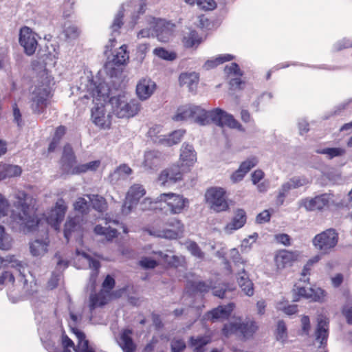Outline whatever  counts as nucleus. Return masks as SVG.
I'll list each match as a JSON object with an SVG mask.
<instances>
[{
	"instance_id": "36",
	"label": "nucleus",
	"mask_w": 352,
	"mask_h": 352,
	"mask_svg": "<svg viewBox=\"0 0 352 352\" xmlns=\"http://www.w3.org/2000/svg\"><path fill=\"white\" fill-rule=\"evenodd\" d=\"M48 239H36L30 243V252L33 256H38L43 255L47 251Z\"/></svg>"
},
{
	"instance_id": "24",
	"label": "nucleus",
	"mask_w": 352,
	"mask_h": 352,
	"mask_svg": "<svg viewBox=\"0 0 352 352\" xmlns=\"http://www.w3.org/2000/svg\"><path fill=\"white\" fill-rule=\"evenodd\" d=\"M329 197L327 194L320 195L314 198H307L302 200V206L307 210L314 211L322 210L328 205Z\"/></svg>"
},
{
	"instance_id": "52",
	"label": "nucleus",
	"mask_w": 352,
	"mask_h": 352,
	"mask_svg": "<svg viewBox=\"0 0 352 352\" xmlns=\"http://www.w3.org/2000/svg\"><path fill=\"white\" fill-rule=\"evenodd\" d=\"M153 54L164 60H173L176 58V54L173 52H170L168 50L162 47H157L153 50Z\"/></svg>"
},
{
	"instance_id": "34",
	"label": "nucleus",
	"mask_w": 352,
	"mask_h": 352,
	"mask_svg": "<svg viewBox=\"0 0 352 352\" xmlns=\"http://www.w3.org/2000/svg\"><path fill=\"white\" fill-rule=\"evenodd\" d=\"M186 131L184 129H179L171 133L168 136H160L158 140L155 142L166 146H171L174 144H178L183 136L184 135Z\"/></svg>"
},
{
	"instance_id": "21",
	"label": "nucleus",
	"mask_w": 352,
	"mask_h": 352,
	"mask_svg": "<svg viewBox=\"0 0 352 352\" xmlns=\"http://www.w3.org/2000/svg\"><path fill=\"white\" fill-rule=\"evenodd\" d=\"M247 221L246 212L243 209H237L234 211L232 220L224 227V232L231 234L234 231L241 228Z\"/></svg>"
},
{
	"instance_id": "60",
	"label": "nucleus",
	"mask_w": 352,
	"mask_h": 352,
	"mask_svg": "<svg viewBox=\"0 0 352 352\" xmlns=\"http://www.w3.org/2000/svg\"><path fill=\"white\" fill-rule=\"evenodd\" d=\"M140 265L144 269H153L157 265V262L149 257H142L139 262Z\"/></svg>"
},
{
	"instance_id": "40",
	"label": "nucleus",
	"mask_w": 352,
	"mask_h": 352,
	"mask_svg": "<svg viewBox=\"0 0 352 352\" xmlns=\"http://www.w3.org/2000/svg\"><path fill=\"white\" fill-rule=\"evenodd\" d=\"M87 197L96 211L103 212L107 209V203L103 197L98 195H87Z\"/></svg>"
},
{
	"instance_id": "12",
	"label": "nucleus",
	"mask_w": 352,
	"mask_h": 352,
	"mask_svg": "<svg viewBox=\"0 0 352 352\" xmlns=\"http://www.w3.org/2000/svg\"><path fill=\"white\" fill-rule=\"evenodd\" d=\"M309 183V179L305 176L292 177L289 180L283 183L279 188L276 197V204L279 206L283 205L285 197L290 190L304 186Z\"/></svg>"
},
{
	"instance_id": "53",
	"label": "nucleus",
	"mask_w": 352,
	"mask_h": 352,
	"mask_svg": "<svg viewBox=\"0 0 352 352\" xmlns=\"http://www.w3.org/2000/svg\"><path fill=\"white\" fill-rule=\"evenodd\" d=\"M186 248L192 255L198 258H203L204 253L201 251L199 245L194 241H188L186 243Z\"/></svg>"
},
{
	"instance_id": "61",
	"label": "nucleus",
	"mask_w": 352,
	"mask_h": 352,
	"mask_svg": "<svg viewBox=\"0 0 352 352\" xmlns=\"http://www.w3.org/2000/svg\"><path fill=\"white\" fill-rule=\"evenodd\" d=\"M196 3L200 8L206 10H214L217 6L214 0H196Z\"/></svg>"
},
{
	"instance_id": "39",
	"label": "nucleus",
	"mask_w": 352,
	"mask_h": 352,
	"mask_svg": "<svg viewBox=\"0 0 352 352\" xmlns=\"http://www.w3.org/2000/svg\"><path fill=\"white\" fill-rule=\"evenodd\" d=\"M14 270L16 271L15 273H17L18 274V278L19 280H21V281H23L24 284H25L27 283V280L26 279H24V276H25V274H23V276H21L19 275V267H14ZM26 267H25V269ZM7 270H4L3 271H2V272L1 273V275H0V285L1 284H3L5 283H12L13 284L14 282V272H12V271H10L8 270V268H6ZM25 270H24V272L23 274H25Z\"/></svg>"
},
{
	"instance_id": "20",
	"label": "nucleus",
	"mask_w": 352,
	"mask_h": 352,
	"mask_svg": "<svg viewBox=\"0 0 352 352\" xmlns=\"http://www.w3.org/2000/svg\"><path fill=\"white\" fill-rule=\"evenodd\" d=\"M236 280L241 290L248 296H252L254 293V285L245 270V266L237 268Z\"/></svg>"
},
{
	"instance_id": "15",
	"label": "nucleus",
	"mask_w": 352,
	"mask_h": 352,
	"mask_svg": "<svg viewBox=\"0 0 352 352\" xmlns=\"http://www.w3.org/2000/svg\"><path fill=\"white\" fill-rule=\"evenodd\" d=\"M19 43L24 48L26 54L30 56L35 52L38 43L35 34L30 28L25 26L21 28Z\"/></svg>"
},
{
	"instance_id": "16",
	"label": "nucleus",
	"mask_w": 352,
	"mask_h": 352,
	"mask_svg": "<svg viewBox=\"0 0 352 352\" xmlns=\"http://www.w3.org/2000/svg\"><path fill=\"white\" fill-rule=\"evenodd\" d=\"M165 160L164 155L157 150L146 151L144 154L142 166L146 170L158 169Z\"/></svg>"
},
{
	"instance_id": "45",
	"label": "nucleus",
	"mask_w": 352,
	"mask_h": 352,
	"mask_svg": "<svg viewBox=\"0 0 352 352\" xmlns=\"http://www.w3.org/2000/svg\"><path fill=\"white\" fill-rule=\"evenodd\" d=\"M100 166V160H94L86 164H78L76 165V168L74 171H73V173H77V175H78L89 171H95Z\"/></svg>"
},
{
	"instance_id": "1",
	"label": "nucleus",
	"mask_w": 352,
	"mask_h": 352,
	"mask_svg": "<svg viewBox=\"0 0 352 352\" xmlns=\"http://www.w3.org/2000/svg\"><path fill=\"white\" fill-rule=\"evenodd\" d=\"M15 209L12 211L8 223L10 228L19 232L28 233L34 231L41 224V220L38 219L33 210L24 198H19L14 203Z\"/></svg>"
},
{
	"instance_id": "37",
	"label": "nucleus",
	"mask_w": 352,
	"mask_h": 352,
	"mask_svg": "<svg viewBox=\"0 0 352 352\" xmlns=\"http://www.w3.org/2000/svg\"><path fill=\"white\" fill-rule=\"evenodd\" d=\"M126 48L127 47L125 45L120 46L116 54L113 55L112 60L108 63V65L112 63V65L118 66L126 63L129 58Z\"/></svg>"
},
{
	"instance_id": "50",
	"label": "nucleus",
	"mask_w": 352,
	"mask_h": 352,
	"mask_svg": "<svg viewBox=\"0 0 352 352\" xmlns=\"http://www.w3.org/2000/svg\"><path fill=\"white\" fill-rule=\"evenodd\" d=\"M107 302V297L104 296V292L102 291L98 294H91L90 296L89 305L91 311L94 309L96 307H100L105 305Z\"/></svg>"
},
{
	"instance_id": "47",
	"label": "nucleus",
	"mask_w": 352,
	"mask_h": 352,
	"mask_svg": "<svg viewBox=\"0 0 352 352\" xmlns=\"http://www.w3.org/2000/svg\"><path fill=\"white\" fill-rule=\"evenodd\" d=\"M12 236L6 232L4 227L0 226V249L3 250H10L12 245Z\"/></svg>"
},
{
	"instance_id": "42",
	"label": "nucleus",
	"mask_w": 352,
	"mask_h": 352,
	"mask_svg": "<svg viewBox=\"0 0 352 352\" xmlns=\"http://www.w3.org/2000/svg\"><path fill=\"white\" fill-rule=\"evenodd\" d=\"M210 287V284L201 280H189L187 283V289L192 292H207Z\"/></svg>"
},
{
	"instance_id": "8",
	"label": "nucleus",
	"mask_w": 352,
	"mask_h": 352,
	"mask_svg": "<svg viewBox=\"0 0 352 352\" xmlns=\"http://www.w3.org/2000/svg\"><path fill=\"white\" fill-rule=\"evenodd\" d=\"M50 91L46 87H36L30 96V109L35 114L43 113L50 104Z\"/></svg>"
},
{
	"instance_id": "55",
	"label": "nucleus",
	"mask_w": 352,
	"mask_h": 352,
	"mask_svg": "<svg viewBox=\"0 0 352 352\" xmlns=\"http://www.w3.org/2000/svg\"><path fill=\"white\" fill-rule=\"evenodd\" d=\"M124 16L123 8H121L116 14L113 24L111 26L113 34L118 32L123 24L122 18Z\"/></svg>"
},
{
	"instance_id": "38",
	"label": "nucleus",
	"mask_w": 352,
	"mask_h": 352,
	"mask_svg": "<svg viewBox=\"0 0 352 352\" xmlns=\"http://www.w3.org/2000/svg\"><path fill=\"white\" fill-rule=\"evenodd\" d=\"M294 259L292 252L286 250L280 251L275 257V263L278 268L282 269L290 265Z\"/></svg>"
},
{
	"instance_id": "54",
	"label": "nucleus",
	"mask_w": 352,
	"mask_h": 352,
	"mask_svg": "<svg viewBox=\"0 0 352 352\" xmlns=\"http://www.w3.org/2000/svg\"><path fill=\"white\" fill-rule=\"evenodd\" d=\"M230 256L233 261L234 266L237 268L245 266V261L242 258L239 251L236 248L230 250Z\"/></svg>"
},
{
	"instance_id": "4",
	"label": "nucleus",
	"mask_w": 352,
	"mask_h": 352,
	"mask_svg": "<svg viewBox=\"0 0 352 352\" xmlns=\"http://www.w3.org/2000/svg\"><path fill=\"white\" fill-rule=\"evenodd\" d=\"M173 119L175 121L191 120L200 125H206L208 111L199 106L188 104L179 107Z\"/></svg>"
},
{
	"instance_id": "2",
	"label": "nucleus",
	"mask_w": 352,
	"mask_h": 352,
	"mask_svg": "<svg viewBox=\"0 0 352 352\" xmlns=\"http://www.w3.org/2000/svg\"><path fill=\"white\" fill-rule=\"evenodd\" d=\"M87 91L90 97L93 98V102L96 107L91 110V118L96 125L107 128L110 125L109 116L105 115L104 104L109 98L110 89L105 83H100L96 85L92 81L89 82Z\"/></svg>"
},
{
	"instance_id": "44",
	"label": "nucleus",
	"mask_w": 352,
	"mask_h": 352,
	"mask_svg": "<svg viewBox=\"0 0 352 352\" xmlns=\"http://www.w3.org/2000/svg\"><path fill=\"white\" fill-rule=\"evenodd\" d=\"M210 342L208 336L191 337L190 345L194 352H202L203 348Z\"/></svg>"
},
{
	"instance_id": "14",
	"label": "nucleus",
	"mask_w": 352,
	"mask_h": 352,
	"mask_svg": "<svg viewBox=\"0 0 352 352\" xmlns=\"http://www.w3.org/2000/svg\"><path fill=\"white\" fill-rule=\"evenodd\" d=\"M67 207L63 199H58L54 207L47 212L45 216V221L47 224L50 225L55 230L59 228L60 223L63 221Z\"/></svg>"
},
{
	"instance_id": "19",
	"label": "nucleus",
	"mask_w": 352,
	"mask_h": 352,
	"mask_svg": "<svg viewBox=\"0 0 352 352\" xmlns=\"http://www.w3.org/2000/svg\"><path fill=\"white\" fill-rule=\"evenodd\" d=\"M82 221L80 216L69 217L65 224L64 236L68 241L74 235L75 237H80L82 235Z\"/></svg>"
},
{
	"instance_id": "9",
	"label": "nucleus",
	"mask_w": 352,
	"mask_h": 352,
	"mask_svg": "<svg viewBox=\"0 0 352 352\" xmlns=\"http://www.w3.org/2000/svg\"><path fill=\"white\" fill-rule=\"evenodd\" d=\"M206 203L214 211H226L229 206L226 197V191L222 188L212 187L207 190L205 194Z\"/></svg>"
},
{
	"instance_id": "30",
	"label": "nucleus",
	"mask_w": 352,
	"mask_h": 352,
	"mask_svg": "<svg viewBox=\"0 0 352 352\" xmlns=\"http://www.w3.org/2000/svg\"><path fill=\"white\" fill-rule=\"evenodd\" d=\"M199 79V74L195 72L182 73L179 77V85L186 87L191 92L197 89Z\"/></svg>"
},
{
	"instance_id": "49",
	"label": "nucleus",
	"mask_w": 352,
	"mask_h": 352,
	"mask_svg": "<svg viewBox=\"0 0 352 352\" xmlns=\"http://www.w3.org/2000/svg\"><path fill=\"white\" fill-rule=\"evenodd\" d=\"M150 234L157 237L165 238L168 239H175L179 236V231L166 229L162 230H150Z\"/></svg>"
},
{
	"instance_id": "10",
	"label": "nucleus",
	"mask_w": 352,
	"mask_h": 352,
	"mask_svg": "<svg viewBox=\"0 0 352 352\" xmlns=\"http://www.w3.org/2000/svg\"><path fill=\"white\" fill-rule=\"evenodd\" d=\"M145 194L146 190L142 185L140 184L132 185L126 193L125 201L122 206V212L125 215L129 214Z\"/></svg>"
},
{
	"instance_id": "6",
	"label": "nucleus",
	"mask_w": 352,
	"mask_h": 352,
	"mask_svg": "<svg viewBox=\"0 0 352 352\" xmlns=\"http://www.w3.org/2000/svg\"><path fill=\"white\" fill-rule=\"evenodd\" d=\"M257 327L254 321L241 322L240 320L224 325L223 333L226 337L236 335L242 338H249L256 331Z\"/></svg>"
},
{
	"instance_id": "62",
	"label": "nucleus",
	"mask_w": 352,
	"mask_h": 352,
	"mask_svg": "<svg viewBox=\"0 0 352 352\" xmlns=\"http://www.w3.org/2000/svg\"><path fill=\"white\" fill-rule=\"evenodd\" d=\"M172 352H181L186 348L185 342L182 339L175 338L171 341Z\"/></svg>"
},
{
	"instance_id": "48",
	"label": "nucleus",
	"mask_w": 352,
	"mask_h": 352,
	"mask_svg": "<svg viewBox=\"0 0 352 352\" xmlns=\"http://www.w3.org/2000/svg\"><path fill=\"white\" fill-rule=\"evenodd\" d=\"M316 152L319 154L326 155L329 159L342 156L346 153L345 150L342 148H318Z\"/></svg>"
},
{
	"instance_id": "32",
	"label": "nucleus",
	"mask_w": 352,
	"mask_h": 352,
	"mask_svg": "<svg viewBox=\"0 0 352 352\" xmlns=\"http://www.w3.org/2000/svg\"><path fill=\"white\" fill-rule=\"evenodd\" d=\"M234 308L233 303H229L227 305L219 306L211 311L208 312L207 317L212 321L218 319H226L228 318Z\"/></svg>"
},
{
	"instance_id": "56",
	"label": "nucleus",
	"mask_w": 352,
	"mask_h": 352,
	"mask_svg": "<svg viewBox=\"0 0 352 352\" xmlns=\"http://www.w3.org/2000/svg\"><path fill=\"white\" fill-rule=\"evenodd\" d=\"M276 309L283 311L287 315H292L297 312V305H289L286 306L283 302H279L276 304Z\"/></svg>"
},
{
	"instance_id": "13",
	"label": "nucleus",
	"mask_w": 352,
	"mask_h": 352,
	"mask_svg": "<svg viewBox=\"0 0 352 352\" xmlns=\"http://www.w3.org/2000/svg\"><path fill=\"white\" fill-rule=\"evenodd\" d=\"M185 168L182 166L173 165L163 170L158 177V182L160 186L170 187L182 178Z\"/></svg>"
},
{
	"instance_id": "51",
	"label": "nucleus",
	"mask_w": 352,
	"mask_h": 352,
	"mask_svg": "<svg viewBox=\"0 0 352 352\" xmlns=\"http://www.w3.org/2000/svg\"><path fill=\"white\" fill-rule=\"evenodd\" d=\"M74 208L80 214H87L89 211V202L83 197H79L74 204Z\"/></svg>"
},
{
	"instance_id": "33",
	"label": "nucleus",
	"mask_w": 352,
	"mask_h": 352,
	"mask_svg": "<svg viewBox=\"0 0 352 352\" xmlns=\"http://www.w3.org/2000/svg\"><path fill=\"white\" fill-rule=\"evenodd\" d=\"M72 330L77 338L75 352H95L94 349L89 345V341L86 339L83 332L74 327H72Z\"/></svg>"
},
{
	"instance_id": "28",
	"label": "nucleus",
	"mask_w": 352,
	"mask_h": 352,
	"mask_svg": "<svg viewBox=\"0 0 352 352\" xmlns=\"http://www.w3.org/2000/svg\"><path fill=\"white\" fill-rule=\"evenodd\" d=\"M76 252L78 255H81L82 258L86 260L89 268L92 270V272L90 274L88 286L90 287L91 289H94L95 288L96 278L98 274V270L100 267V262L96 259L92 258L90 256L84 252H80L79 250H77Z\"/></svg>"
},
{
	"instance_id": "35",
	"label": "nucleus",
	"mask_w": 352,
	"mask_h": 352,
	"mask_svg": "<svg viewBox=\"0 0 352 352\" xmlns=\"http://www.w3.org/2000/svg\"><path fill=\"white\" fill-rule=\"evenodd\" d=\"M19 267V275L23 276L25 265L21 262L14 259V256H7L3 258L0 256V271H3L6 268Z\"/></svg>"
},
{
	"instance_id": "23",
	"label": "nucleus",
	"mask_w": 352,
	"mask_h": 352,
	"mask_svg": "<svg viewBox=\"0 0 352 352\" xmlns=\"http://www.w3.org/2000/svg\"><path fill=\"white\" fill-rule=\"evenodd\" d=\"M297 296L314 301H322L325 296V292L321 288L312 289L310 287H300L294 289Z\"/></svg>"
},
{
	"instance_id": "11",
	"label": "nucleus",
	"mask_w": 352,
	"mask_h": 352,
	"mask_svg": "<svg viewBox=\"0 0 352 352\" xmlns=\"http://www.w3.org/2000/svg\"><path fill=\"white\" fill-rule=\"evenodd\" d=\"M210 122L218 126H228L233 129H239L241 126L233 116L219 108L208 111V124Z\"/></svg>"
},
{
	"instance_id": "22",
	"label": "nucleus",
	"mask_w": 352,
	"mask_h": 352,
	"mask_svg": "<svg viewBox=\"0 0 352 352\" xmlns=\"http://www.w3.org/2000/svg\"><path fill=\"white\" fill-rule=\"evenodd\" d=\"M75 162L76 157L72 152V148L69 146H65L61 159L63 171L69 175H77V173H73L76 168Z\"/></svg>"
},
{
	"instance_id": "29",
	"label": "nucleus",
	"mask_w": 352,
	"mask_h": 352,
	"mask_svg": "<svg viewBox=\"0 0 352 352\" xmlns=\"http://www.w3.org/2000/svg\"><path fill=\"white\" fill-rule=\"evenodd\" d=\"M132 334L133 331L129 329H125L120 333L118 343L123 352H134L135 351L136 345L132 338Z\"/></svg>"
},
{
	"instance_id": "43",
	"label": "nucleus",
	"mask_w": 352,
	"mask_h": 352,
	"mask_svg": "<svg viewBox=\"0 0 352 352\" xmlns=\"http://www.w3.org/2000/svg\"><path fill=\"white\" fill-rule=\"evenodd\" d=\"M154 254L160 258L163 261L173 267L179 266L184 260L182 257H179L173 254L170 255L167 253H164L161 251L155 252Z\"/></svg>"
},
{
	"instance_id": "57",
	"label": "nucleus",
	"mask_w": 352,
	"mask_h": 352,
	"mask_svg": "<svg viewBox=\"0 0 352 352\" xmlns=\"http://www.w3.org/2000/svg\"><path fill=\"white\" fill-rule=\"evenodd\" d=\"M224 70L229 76H241L243 75L242 71L235 63H232L230 65H226Z\"/></svg>"
},
{
	"instance_id": "46",
	"label": "nucleus",
	"mask_w": 352,
	"mask_h": 352,
	"mask_svg": "<svg viewBox=\"0 0 352 352\" xmlns=\"http://www.w3.org/2000/svg\"><path fill=\"white\" fill-rule=\"evenodd\" d=\"M233 58V56L230 54L219 55L218 57L208 60L204 65V69L208 70L218 66L224 62L231 60Z\"/></svg>"
},
{
	"instance_id": "25",
	"label": "nucleus",
	"mask_w": 352,
	"mask_h": 352,
	"mask_svg": "<svg viewBox=\"0 0 352 352\" xmlns=\"http://www.w3.org/2000/svg\"><path fill=\"white\" fill-rule=\"evenodd\" d=\"M258 163L256 157H252L242 162L239 168L234 172L230 179L233 183L241 182L245 175L250 170L251 168L254 167Z\"/></svg>"
},
{
	"instance_id": "3",
	"label": "nucleus",
	"mask_w": 352,
	"mask_h": 352,
	"mask_svg": "<svg viewBox=\"0 0 352 352\" xmlns=\"http://www.w3.org/2000/svg\"><path fill=\"white\" fill-rule=\"evenodd\" d=\"M107 101L111 106L112 112L120 118L133 117L140 109V104L137 100H129L124 94L111 96Z\"/></svg>"
},
{
	"instance_id": "17",
	"label": "nucleus",
	"mask_w": 352,
	"mask_h": 352,
	"mask_svg": "<svg viewBox=\"0 0 352 352\" xmlns=\"http://www.w3.org/2000/svg\"><path fill=\"white\" fill-rule=\"evenodd\" d=\"M154 23L155 36L160 42H168L173 36L175 25L162 19H157Z\"/></svg>"
},
{
	"instance_id": "26",
	"label": "nucleus",
	"mask_w": 352,
	"mask_h": 352,
	"mask_svg": "<svg viewBox=\"0 0 352 352\" xmlns=\"http://www.w3.org/2000/svg\"><path fill=\"white\" fill-rule=\"evenodd\" d=\"M61 344L63 348V351L57 348L55 344L50 340L45 342L43 346L48 352H75L76 345L67 335L62 336Z\"/></svg>"
},
{
	"instance_id": "59",
	"label": "nucleus",
	"mask_w": 352,
	"mask_h": 352,
	"mask_svg": "<svg viewBox=\"0 0 352 352\" xmlns=\"http://www.w3.org/2000/svg\"><path fill=\"white\" fill-rule=\"evenodd\" d=\"M131 173L132 170L129 166L122 164L116 168V170L113 173V176L126 177V176L131 175Z\"/></svg>"
},
{
	"instance_id": "27",
	"label": "nucleus",
	"mask_w": 352,
	"mask_h": 352,
	"mask_svg": "<svg viewBox=\"0 0 352 352\" xmlns=\"http://www.w3.org/2000/svg\"><path fill=\"white\" fill-rule=\"evenodd\" d=\"M329 336V321L325 317L320 316L318 318V324L316 331V339L319 341V347H324L327 344Z\"/></svg>"
},
{
	"instance_id": "63",
	"label": "nucleus",
	"mask_w": 352,
	"mask_h": 352,
	"mask_svg": "<svg viewBox=\"0 0 352 352\" xmlns=\"http://www.w3.org/2000/svg\"><path fill=\"white\" fill-rule=\"evenodd\" d=\"M287 337V328L285 322L282 320L278 321L277 324L276 338L278 340H284Z\"/></svg>"
},
{
	"instance_id": "18",
	"label": "nucleus",
	"mask_w": 352,
	"mask_h": 352,
	"mask_svg": "<svg viewBox=\"0 0 352 352\" xmlns=\"http://www.w3.org/2000/svg\"><path fill=\"white\" fill-rule=\"evenodd\" d=\"M156 84L151 78H143L140 79L136 85V94L141 100L148 99L154 93Z\"/></svg>"
},
{
	"instance_id": "7",
	"label": "nucleus",
	"mask_w": 352,
	"mask_h": 352,
	"mask_svg": "<svg viewBox=\"0 0 352 352\" xmlns=\"http://www.w3.org/2000/svg\"><path fill=\"white\" fill-rule=\"evenodd\" d=\"M338 234L333 228L316 234L312 240L314 247L322 254L330 252L337 245Z\"/></svg>"
},
{
	"instance_id": "41",
	"label": "nucleus",
	"mask_w": 352,
	"mask_h": 352,
	"mask_svg": "<svg viewBox=\"0 0 352 352\" xmlns=\"http://www.w3.org/2000/svg\"><path fill=\"white\" fill-rule=\"evenodd\" d=\"M182 43L186 47H192L197 46L201 43V39L196 31L188 30L184 33Z\"/></svg>"
},
{
	"instance_id": "58",
	"label": "nucleus",
	"mask_w": 352,
	"mask_h": 352,
	"mask_svg": "<svg viewBox=\"0 0 352 352\" xmlns=\"http://www.w3.org/2000/svg\"><path fill=\"white\" fill-rule=\"evenodd\" d=\"M6 177H16L21 175V168L17 165L5 164Z\"/></svg>"
},
{
	"instance_id": "64",
	"label": "nucleus",
	"mask_w": 352,
	"mask_h": 352,
	"mask_svg": "<svg viewBox=\"0 0 352 352\" xmlns=\"http://www.w3.org/2000/svg\"><path fill=\"white\" fill-rule=\"evenodd\" d=\"M65 36L68 39H74L79 35V31L75 25H69L64 30Z\"/></svg>"
},
{
	"instance_id": "5",
	"label": "nucleus",
	"mask_w": 352,
	"mask_h": 352,
	"mask_svg": "<svg viewBox=\"0 0 352 352\" xmlns=\"http://www.w3.org/2000/svg\"><path fill=\"white\" fill-rule=\"evenodd\" d=\"M157 202L164 203L166 208V210L171 214H177L183 212V210L188 206V199L183 195L168 192L162 193L156 197Z\"/></svg>"
},
{
	"instance_id": "31",
	"label": "nucleus",
	"mask_w": 352,
	"mask_h": 352,
	"mask_svg": "<svg viewBox=\"0 0 352 352\" xmlns=\"http://www.w3.org/2000/svg\"><path fill=\"white\" fill-rule=\"evenodd\" d=\"M180 160L185 166H191L197 160V154L192 146L189 144L184 143L181 148Z\"/></svg>"
}]
</instances>
